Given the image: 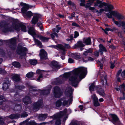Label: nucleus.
Wrapping results in <instances>:
<instances>
[{
	"instance_id": "obj_1",
	"label": "nucleus",
	"mask_w": 125,
	"mask_h": 125,
	"mask_svg": "<svg viewBox=\"0 0 125 125\" xmlns=\"http://www.w3.org/2000/svg\"><path fill=\"white\" fill-rule=\"evenodd\" d=\"M73 76H71L69 79L71 81L72 86L75 87H77L79 82L84 78L87 73V70L86 68L81 67L73 70Z\"/></svg>"
},
{
	"instance_id": "obj_2",
	"label": "nucleus",
	"mask_w": 125,
	"mask_h": 125,
	"mask_svg": "<svg viewBox=\"0 0 125 125\" xmlns=\"http://www.w3.org/2000/svg\"><path fill=\"white\" fill-rule=\"evenodd\" d=\"M27 51L28 50L25 47L19 44L18 45L16 50L17 53L21 57L26 55Z\"/></svg>"
},
{
	"instance_id": "obj_3",
	"label": "nucleus",
	"mask_w": 125,
	"mask_h": 125,
	"mask_svg": "<svg viewBox=\"0 0 125 125\" xmlns=\"http://www.w3.org/2000/svg\"><path fill=\"white\" fill-rule=\"evenodd\" d=\"M63 114L61 112L60 113H57L55 115L51 116L53 120H56L54 123V125H61V120L60 119L63 116Z\"/></svg>"
},
{
	"instance_id": "obj_4",
	"label": "nucleus",
	"mask_w": 125,
	"mask_h": 125,
	"mask_svg": "<svg viewBox=\"0 0 125 125\" xmlns=\"http://www.w3.org/2000/svg\"><path fill=\"white\" fill-rule=\"evenodd\" d=\"M109 120L115 125H121V123L117 116L115 114H110Z\"/></svg>"
},
{
	"instance_id": "obj_5",
	"label": "nucleus",
	"mask_w": 125,
	"mask_h": 125,
	"mask_svg": "<svg viewBox=\"0 0 125 125\" xmlns=\"http://www.w3.org/2000/svg\"><path fill=\"white\" fill-rule=\"evenodd\" d=\"M53 94L56 98H60L62 95V91L60 88L58 86H55L53 88Z\"/></svg>"
},
{
	"instance_id": "obj_6",
	"label": "nucleus",
	"mask_w": 125,
	"mask_h": 125,
	"mask_svg": "<svg viewBox=\"0 0 125 125\" xmlns=\"http://www.w3.org/2000/svg\"><path fill=\"white\" fill-rule=\"evenodd\" d=\"M6 42L9 43L10 44L8 45L9 48L12 51H14L16 49V40L14 38H11L6 41Z\"/></svg>"
},
{
	"instance_id": "obj_7",
	"label": "nucleus",
	"mask_w": 125,
	"mask_h": 125,
	"mask_svg": "<svg viewBox=\"0 0 125 125\" xmlns=\"http://www.w3.org/2000/svg\"><path fill=\"white\" fill-rule=\"evenodd\" d=\"M43 105V100L42 99H41L34 103L33 105V108L34 110H38L40 108H42Z\"/></svg>"
},
{
	"instance_id": "obj_8",
	"label": "nucleus",
	"mask_w": 125,
	"mask_h": 125,
	"mask_svg": "<svg viewBox=\"0 0 125 125\" xmlns=\"http://www.w3.org/2000/svg\"><path fill=\"white\" fill-rule=\"evenodd\" d=\"M119 15V18H117L118 21H116V25L119 27H120L121 26L124 27V26L125 24V21H121V20H123L124 19V17L120 13Z\"/></svg>"
},
{
	"instance_id": "obj_9",
	"label": "nucleus",
	"mask_w": 125,
	"mask_h": 125,
	"mask_svg": "<svg viewBox=\"0 0 125 125\" xmlns=\"http://www.w3.org/2000/svg\"><path fill=\"white\" fill-rule=\"evenodd\" d=\"M0 26L2 29V31L4 33H7L10 31H14L12 27H9L6 24H0Z\"/></svg>"
},
{
	"instance_id": "obj_10",
	"label": "nucleus",
	"mask_w": 125,
	"mask_h": 125,
	"mask_svg": "<svg viewBox=\"0 0 125 125\" xmlns=\"http://www.w3.org/2000/svg\"><path fill=\"white\" fill-rule=\"evenodd\" d=\"M51 64L53 71H54L56 72L61 68V65L58 64V62L55 61L53 60L52 61Z\"/></svg>"
},
{
	"instance_id": "obj_11",
	"label": "nucleus",
	"mask_w": 125,
	"mask_h": 125,
	"mask_svg": "<svg viewBox=\"0 0 125 125\" xmlns=\"http://www.w3.org/2000/svg\"><path fill=\"white\" fill-rule=\"evenodd\" d=\"M109 12V13H107L106 14V15L108 18L110 19L112 18V15L117 18H119L120 16L119 15L120 13L113 10Z\"/></svg>"
},
{
	"instance_id": "obj_12",
	"label": "nucleus",
	"mask_w": 125,
	"mask_h": 125,
	"mask_svg": "<svg viewBox=\"0 0 125 125\" xmlns=\"http://www.w3.org/2000/svg\"><path fill=\"white\" fill-rule=\"evenodd\" d=\"M39 55L41 60L42 61L48 59L47 53V52L43 49L40 50Z\"/></svg>"
},
{
	"instance_id": "obj_13",
	"label": "nucleus",
	"mask_w": 125,
	"mask_h": 125,
	"mask_svg": "<svg viewBox=\"0 0 125 125\" xmlns=\"http://www.w3.org/2000/svg\"><path fill=\"white\" fill-rule=\"evenodd\" d=\"M107 3L104 2H102L101 1L97 0L96 2L94 3V6L95 7L98 6L100 8H102L104 6L106 7Z\"/></svg>"
},
{
	"instance_id": "obj_14",
	"label": "nucleus",
	"mask_w": 125,
	"mask_h": 125,
	"mask_svg": "<svg viewBox=\"0 0 125 125\" xmlns=\"http://www.w3.org/2000/svg\"><path fill=\"white\" fill-rule=\"evenodd\" d=\"M92 97L93 99V104L94 106L95 107L100 106V105L98 102V98L96 95L95 94H94L92 96Z\"/></svg>"
},
{
	"instance_id": "obj_15",
	"label": "nucleus",
	"mask_w": 125,
	"mask_h": 125,
	"mask_svg": "<svg viewBox=\"0 0 125 125\" xmlns=\"http://www.w3.org/2000/svg\"><path fill=\"white\" fill-rule=\"evenodd\" d=\"M10 85V81L8 80H5L3 83L2 87V89L4 91H6L8 89Z\"/></svg>"
},
{
	"instance_id": "obj_16",
	"label": "nucleus",
	"mask_w": 125,
	"mask_h": 125,
	"mask_svg": "<svg viewBox=\"0 0 125 125\" xmlns=\"http://www.w3.org/2000/svg\"><path fill=\"white\" fill-rule=\"evenodd\" d=\"M83 43V41H78L74 45L73 48L74 49H77L79 48H83L85 46V45Z\"/></svg>"
},
{
	"instance_id": "obj_17",
	"label": "nucleus",
	"mask_w": 125,
	"mask_h": 125,
	"mask_svg": "<svg viewBox=\"0 0 125 125\" xmlns=\"http://www.w3.org/2000/svg\"><path fill=\"white\" fill-rule=\"evenodd\" d=\"M22 101L26 105L31 104L32 102L31 98L27 96H25V97L22 99Z\"/></svg>"
},
{
	"instance_id": "obj_18",
	"label": "nucleus",
	"mask_w": 125,
	"mask_h": 125,
	"mask_svg": "<svg viewBox=\"0 0 125 125\" xmlns=\"http://www.w3.org/2000/svg\"><path fill=\"white\" fill-rule=\"evenodd\" d=\"M83 43L86 45H89L92 44L91 39L90 37H84L83 39Z\"/></svg>"
},
{
	"instance_id": "obj_19",
	"label": "nucleus",
	"mask_w": 125,
	"mask_h": 125,
	"mask_svg": "<svg viewBox=\"0 0 125 125\" xmlns=\"http://www.w3.org/2000/svg\"><path fill=\"white\" fill-rule=\"evenodd\" d=\"M99 87V85L95 86V83L94 82L89 87V89L90 91L91 92L92 91H94V89L96 90Z\"/></svg>"
},
{
	"instance_id": "obj_20",
	"label": "nucleus",
	"mask_w": 125,
	"mask_h": 125,
	"mask_svg": "<svg viewBox=\"0 0 125 125\" xmlns=\"http://www.w3.org/2000/svg\"><path fill=\"white\" fill-rule=\"evenodd\" d=\"M40 15H37L33 16L31 21L32 24H35L38 21L39 19L40 18Z\"/></svg>"
},
{
	"instance_id": "obj_21",
	"label": "nucleus",
	"mask_w": 125,
	"mask_h": 125,
	"mask_svg": "<svg viewBox=\"0 0 125 125\" xmlns=\"http://www.w3.org/2000/svg\"><path fill=\"white\" fill-rule=\"evenodd\" d=\"M28 33L33 36L36 34L34 28L33 27H30L28 30Z\"/></svg>"
},
{
	"instance_id": "obj_22",
	"label": "nucleus",
	"mask_w": 125,
	"mask_h": 125,
	"mask_svg": "<svg viewBox=\"0 0 125 125\" xmlns=\"http://www.w3.org/2000/svg\"><path fill=\"white\" fill-rule=\"evenodd\" d=\"M114 7L112 5L107 3L105 7V11H111L112 10L114 9Z\"/></svg>"
},
{
	"instance_id": "obj_23",
	"label": "nucleus",
	"mask_w": 125,
	"mask_h": 125,
	"mask_svg": "<svg viewBox=\"0 0 125 125\" xmlns=\"http://www.w3.org/2000/svg\"><path fill=\"white\" fill-rule=\"evenodd\" d=\"M48 115L46 114H39L38 117V118L40 121H43L47 118Z\"/></svg>"
},
{
	"instance_id": "obj_24",
	"label": "nucleus",
	"mask_w": 125,
	"mask_h": 125,
	"mask_svg": "<svg viewBox=\"0 0 125 125\" xmlns=\"http://www.w3.org/2000/svg\"><path fill=\"white\" fill-rule=\"evenodd\" d=\"M33 6L31 5H29L27 6H24L21 9V10L22 13L25 14L27 12V10L30 8H32Z\"/></svg>"
},
{
	"instance_id": "obj_25",
	"label": "nucleus",
	"mask_w": 125,
	"mask_h": 125,
	"mask_svg": "<svg viewBox=\"0 0 125 125\" xmlns=\"http://www.w3.org/2000/svg\"><path fill=\"white\" fill-rule=\"evenodd\" d=\"M97 91V92L101 96L104 97L105 96V94L104 93V89L101 87H100L99 86V87L98 88L97 90H96Z\"/></svg>"
},
{
	"instance_id": "obj_26",
	"label": "nucleus",
	"mask_w": 125,
	"mask_h": 125,
	"mask_svg": "<svg viewBox=\"0 0 125 125\" xmlns=\"http://www.w3.org/2000/svg\"><path fill=\"white\" fill-rule=\"evenodd\" d=\"M39 92L40 93L41 95H47L50 93V90L49 89L41 90L39 89Z\"/></svg>"
},
{
	"instance_id": "obj_27",
	"label": "nucleus",
	"mask_w": 125,
	"mask_h": 125,
	"mask_svg": "<svg viewBox=\"0 0 125 125\" xmlns=\"http://www.w3.org/2000/svg\"><path fill=\"white\" fill-rule=\"evenodd\" d=\"M12 80L16 82H19L21 81V77L19 75L16 74L12 76Z\"/></svg>"
},
{
	"instance_id": "obj_28",
	"label": "nucleus",
	"mask_w": 125,
	"mask_h": 125,
	"mask_svg": "<svg viewBox=\"0 0 125 125\" xmlns=\"http://www.w3.org/2000/svg\"><path fill=\"white\" fill-rule=\"evenodd\" d=\"M20 114H12L8 116L7 117L10 119H18L20 117Z\"/></svg>"
},
{
	"instance_id": "obj_29",
	"label": "nucleus",
	"mask_w": 125,
	"mask_h": 125,
	"mask_svg": "<svg viewBox=\"0 0 125 125\" xmlns=\"http://www.w3.org/2000/svg\"><path fill=\"white\" fill-rule=\"evenodd\" d=\"M20 27H21V31L23 32H26L27 31L26 27L25 25L23 24L22 23H19Z\"/></svg>"
},
{
	"instance_id": "obj_30",
	"label": "nucleus",
	"mask_w": 125,
	"mask_h": 125,
	"mask_svg": "<svg viewBox=\"0 0 125 125\" xmlns=\"http://www.w3.org/2000/svg\"><path fill=\"white\" fill-rule=\"evenodd\" d=\"M73 57L75 59L78 60L81 59L80 54L78 53H74L72 54Z\"/></svg>"
},
{
	"instance_id": "obj_31",
	"label": "nucleus",
	"mask_w": 125,
	"mask_h": 125,
	"mask_svg": "<svg viewBox=\"0 0 125 125\" xmlns=\"http://www.w3.org/2000/svg\"><path fill=\"white\" fill-rule=\"evenodd\" d=\"M99 51H104L105 52H107V50L106 48L102 44H100L99 45Z\"/></svg>"
},
{
	"instance_id": "obj_32",
	"label": "nucleus",
	"mask_w": 125,
	"mask_h": 125,
	"mask_svg": "<svg viewBox=\"0 0 125 125\" xmlns=\"http://www.w3.org/2000/svg\"><path fill=\"white\" fill-rule=\"evenodd\" d=\"M39 39L41 40L42 42H48L49 38L46 37H44L42 36H39Z\"/></svg>"
},
{
	"instance_id": "obj_33",
	"label": "nucleus",
	"mask_w": 125,
	"mask_h": 125,
	"mask_svg": "<svg viewBox=\"0 0 125 125\" xmlns=\"http://www.w3.org/2000/svg\"><path fill=\"white\" fill-rule=\"evenodd\" d=\"M63 100L62 98H61L58 100L56 103L55 105L56 107H60L62 104V101Z\"/></svg>"
},
{
	"instance_id": "obj_34",
	"label": "nucleus",
	"mask_w": 125,
	"mask_h": 125,
	"mask_svg": "<svg viewBox=\"0 0 125 125\" xmlns=\"http://www.w3.org/2000/svg\"><path fill=\"white\" fill-rule=\"evenodd\" d=\"M12 65L16 68H20L21 66L20 63L18 62L15 61L12 63Z\"/></svg>"
},
{
	"instance_id": "obj_35",
	"label": "nucleus",
	"mask_w": 125,
	"mask_h": 125,
	"mask_svg": "<svg viewBox=\"0 0 125 125\" xmlns=\"http://www.w3.org/2000/svg\"><path fill=\"white\" fill-rule=\"evenodd\" d=\"M34 40L35 44H37L38 46H41V48H42V43L40 41L36 38L34 39Z\"/></svg>"
},
{
	"instance_id": "obj_36",
	"label": "nucleus",
	"mask_w": 125,
	"mask_h": 125,
	"mask_svg": "<svg viewBox=\"0 0 125 125\" xmlns=\"http://www.w3.org/2000/svg\"><path fill=\"white\" fill-rule=\"evenodd\" d=\"M29 60L30 63L31 65H36L37 62V61L36 59H30Z\"/></svg>"
},
{
	"instance_id": "obj_37",
	"label": "nucleus",
	"mask_w": 125,
	"mask_h": 125,
	"mask_svg": "<svg viewBox=\"0 0 125 125\" xmlns=\"http://www.w3.org/2000/svg\"><path fill=\"white\" fill-rule=\"evenodd\" d=\"M6 101V99L2 95H0V105L2 104L3 102Z\"/></svg>"
},
{
	"instance_id": "obj_38",
	"label": "nucleus",
	"mask_w": 125,
	"mask_h": 125,
	"mask_svg": "<svg viewBox=\"0 0 125 125\" xmlns=\"http://www.w3.org/2000/svg\"><path fill=\"white\" fill-rule=\"evenodd\" d=\"M26 125H38L34 120H31L26 123Z\"/></svg>"
},
{
	"instance_id": "obj_39",
	"label": "nucleus",
	"mask_w": 125,
	"mask_h": 125,
	"mask_svg": "<svg viewBox=\"0 0 125 125\" xmlns=\"http://www.w3.org/2000/svg\"><path fill=\"white\" fill-rule=\"evenodd\" d=\"M34 73L32 72H29L26 74V77L29 79L32 78Z\"/></svg>"
},
{
	"instance_id": "obj_40",
	"label": "nucleus",
	"mask_w": 125,
	"mask_h": 125,
	"mask_svg": "<svg viewBox=\"0 0 125 125\" xmlns=\"http://www.w3.org/2000/svg\"><path fill=\"white\" fill-rule=\"evenodd\" d=\"M66 95H67L68 97H70L69 99L68 100V101H69V104H71L73 101L72 94L70 93V95H69L68 94H67Z\"/></svg>"
},
{
	"instance_id": "obj_41",
	"label": "nucleus",
	"mask_w": 125,
	"mask_h": 125,
	"mask_svg": "<svg viewBox=\"0 0 125 125\" xmlns=\"http://www.w3.org/2000/svg\"><path fill=\"white\" fill-rule=\"evenodd\" d=\"M26 16L28 18H30L33 15L32 12L31 11H28L25 14Z\"/></svg>"
},
{
	"instance_id": "obj_42",
	"label": "nucleus",
	"mask_w": 125,
	"mask_h": 125,
	"mask_svg": "<svg viewBox=\"0 0 125 125\" xmlns=\"http://www.w3.org/2000/svg\"><path fill=\"white\" fill-rule=\"evenodd\" d=\"M15 88L19 90H21L25 88V87L24 85H16L15 86Z\"/></svg>"
},
{
	"instance_id": "obj_43",
	"label": "nucleus",
	"mask_w": 125,
	"mask_h": 125,
	"mask_svg": "<svg viewBox=\"0 0 125 125\" xmlns=\"http://www.w3.org/2000/svg\"><path fill=\"white\" fill-rule=\"evenodd\" d=\"M118 29L116 28L115 27H114L112 29L106 28H105V30L107 31H110L112 32H113L115 30H117Z\"/></svg>"
},
{
	"instance_id": "obj_44",
	"label": "nucleus",
	"mask_w": 125,
	"mask_h": 125,
	"mask_svg": "<svg viewBox=\"0 0 125 125\" xmlns=\"http://www.w3.org/2000/svg\"><path fill=\"white\" fill-rule=\"evenodd\" d=\"M35 87L33 86L30 85L29 86V89L30 91L31 92H35L37 91H38L39 92V89L37 90L35 89H33V88Z\"/></svg>"
},
{
	"instance_id": "obj_45",
	"label": "nucleus",
	"mask_w": 125,
	"mask_h": 125,
	"mask_svg": "<svg viewBox=\"0 0 125 125\" xmlns=\"http://www.w3.org/2000/svg\"><path fill=\"white\" fill-rule=\"evenodd\" d=\"M56 48L60 50H64V47L62 44H58L56 45Z\"/></svg>"
},
{
	"instance_id": "obj_46",
	"label": "nucleus",
	"mask_w": 125,
	"mask_h": 125,
	"mask_svg": "<svg viewBox=\"0 0 125 125\" xmlns=\"http://www.w3.org/2000/svg\"><path fill=\"white\" fill-rule=\"evenodd\" d=\"M85 59H86V60H85L84 61L85 62H87L88 61H93L94 60L93 58L90 57H88V58H86Z\"/></svg>"
},
{
	"instance_id": "obj_47",
	"label": "nucleus",
	"mask_w": 125,
	"mask_h": 125,
	"mask_svg": "<svg viewBox=\"0 0 125 125\" xmlns=\"http://www.w3.org/2000/svg\"><path fill=\"white\" fill-rule=\"evenodd\" d=\"M20 26L19 25H17V24H15V25H14L13 27H12L13 29H14L15 30L17 31H19L20 30Z\"/></svg>"
},
{
	"instance_id": "obj_48",
	"label": "nucleus",
	"mask_w": 125,
	"mask_h": 125,
	"mask_svg": "<svg viewBox=\"0 0 125 125\" xmlns=\"http://www.w3.org/2000/svg\"><path fill=\"white\" fill-rule=\"evenodd\" d=\"M0 54L3 57L5 56V53L4 51L2 49H0Z\"/></svg>"
},
{
	"instance_id": "obj_49",
	"label": "nucleus",
	"mask_w": 125,
	"mask_h": 125,
	"mask_svg": "<svg viewBox=\"0 0 125 125\" xmlns=\"http://www.w3.org/2000/svg\"><path fill=\"white\" fill-rule=\"evenodd\" d=\"M21 115L22 117H27L28 115V114L25 111L23 112L21 114Z\"/></svg>"
},
{
	"instance_id": "obj_50",
	"label": "nucleus",
	"mask_w": 125,
	"mask_h": 125,
	"mask_svg": "<svg viewBox=\"0 0 125 125\" xmlns=\"http://www.w3.org/2000/svg\"><path fill=\"white\" fill-rule=\"evenodd\" d=\"M68 103V100H64L63 101L62 103V105L63 106H65L67 105Z\"/></svg>"
},
{
	"instance_id": "obj_51",
	"label": "nucleus",
	"mask_w": 125,
	"mask_h": 125,
	"mask_svg": "<svg viewBox=\"0 0 125 125\" xmlns=\"http://www.w3.org/2000/svg\"><path fill=\"white\" fill-rule=\"evenodd\" d=\"M15 107H18L19 109L17 110V111L20 110L21 109V104H15Z\"/></svg>"
},
{
	"instance_id": "obj_52",
	"label": "nucleus",
	"mask_w": 125,
	"mask_h": 125,
	"mask_svg": "<svg viewBox=\"0 0 125 125\" xmlns=\"http://www.w3.org/2000/svg\"><path fill=\"white\" fill-rule=\"evenodd\" d=\"M74 33V38H76L79 36V34L78 32L77 31H75Z\"/></svg>"
},
{
	"instance_id": "obj_53",
	"label": "nucleus",
	"mask_w": 125,
	"mask_h": 125,
	"mask_svg": "<svg viewBox=\"0 0 125 125\" xmlns=\"http://www.w3.org/2000/svg\"><path fill=\"white\" fill-rule=\"evenodd\" d=\"M68 5H72L73 7L75 6V4L73 2H72L71 1H68L67 3Z\"/></svg>"
},
{
	"instance_id": "obj_54",
	"label": "nucleus",
	"mask_w": 125,
	"mask_h": 125,
	"mask_svg": "<svg viewBox=\"0 0 125 125\" xmlns=\"http://www.w3.org/2000/svg\"><path fill=\"white\" fill-rule=\"evenodd\" d=\"M93 50L91 48H90L88 50L85 51V52H87L88 53H92L93 52Z\"/></svg>"
},
{
	"instance_id": "obj_55",
	"label": "nucleus",
	"mask_w": 125,
	"mask_h": 125,
	"mask_svg": "<svg viewBox=\"0 0 125 125\" xmlns=\"http://www.w3.org/2000/svg\"><path fill=\"white\" fill-rule=\"evenodd\" d=\"M68 62L69 63H71L74 62V61L72 58H70L68 59Z\"/></svg>"
},
{
	"instance_id": "obj_56",
	"label": "nucleus",
	"mask_w": 125,
	"mask_h": 125,
	"mask_svg": "<svg viewBox=\"0 0 125 125\" xmlns=\"http://www.w3.org/2000/svg\"><path fill=\"white\" fill-rule=\"evenodd\" d=\"M72 25L73 26H75L76 27L79 28L80 26L79 25L77 24L75 22H73L72 23Z\"/></svg>"
},
{
	"instance_id": "obj_57",
	"label": "nucleus",
	"mask_w": 125,
	"mask_h": 125,
	"mask_svg": "<svg viewBox=\"0 0 125 125\" xmlns=\"http://www.w3.org/2000/svg\"><path fill=\"white\" fill-rule=\"evenodd\" d=\"M67 111V109L65 108L63 110V111H61L59 113H60L61 112L63 113V116L66 115V113Z\"/></svg>"
},
{
	"instance_id": "obj_58",
	"label": "nucleus",
	"mask_w": 125,
	"mask_h": 125,
	"mask_svg": "<svg viewBox=\"0 0 125 125\" xmlns=\"http://www.w3.org/2000/svg\"><path fill=\"white\" fill-rule=\"evenodd\" d=\"M56 84H62V81L61 79H59L56 81Z\"/></svg>"
},
{
	"instance_id": "obj_59",
	"label": "nucleus",
	"mask_w": 125,
	"mask_h": 125,
	"mask_svg": "<svg viewBox=\"0 0 125 125\" xmlns=\"http://www.w3.org/2000/svg\"><path fill=\"white\" fill-rule=\"evenodd\" d=\"M122 69H120L117 72L116 75V77H118L119 76L120 74L122 72Z\"/></svg>"
},
{
	"instance_id": "obj_60",
	"label": "nucleus",
	"mask_w": 125,
	"mask_h": 125,
	"mask_svg": "<svg viewBox=\"0 0 125 125\" xmlns=\"http://www.w3.org/2000/svg\"><path fill=\"white\" fill-rule=\"evenodd\" d=\"M20 5L21 6L24 7V6H27L29 5L28 4H27L25 3H24L22 2H21L20 3Z\"/></svg>"
},
{
	"instance_id": "obj_61",
	"label": "nucleus",
	"mask_w": 125,
	"mask_h": 125,
	"mask_svg": "<svg viewBox=\"0 0 125 125\" xmlns=\"http://www.w3.org/2000/svg\"><path fill=\"white\" fill-rule=\"evenodd\" d=\"M6 71L5 70H3L1 68H0V74H1L2 73H4Z\"/></svg>"
},
{
	"instance_id": "obj_62",
	"label": "nucleus",
	"mask_w": 125,
	"mask_h": 125,
	"mask_svg": "<svg viewBox=\"0 0 125 125\" xmlns=\"http://www.w3.org/2000/svg\"><path fill=\"white\" fill-rule=\"evenodd\" d=\"M42 74H40L38 78L37 79V80L38 81L40 80V79L42 78Z\"/></svg>"
},
{
	"instance_id": "obj_63",
	"label": "nucleus",
	"mask_w": 125,
	"mask_h": 125,
	"mask_svg": "<svg viewBox=\"0 0 125 125\" xmlns=\"http://www.w3.org/2000/svg\"><path fill=\"white\" fill-rule=\"evenodd\" d=\"M94 54L95 56L98 57L99 55V52H94Z\"/></svg>"
},
{
	"instance_id": "obj_64",
	"label": "nucleus",
	"mask_w": 125,
	"mask_h": 125,
	"mask_svg": "<svg viewBox=\"0 0 125 125\" xmlns=\"http://www.w3.org/2000/svg\"><path fill=\"white\" fill-rule=\"evenodd\" d=\"M119 87L121 88V89H122V88L125 89V85L124 83L122 84Z\"/></svg>"
}]
</instances>
